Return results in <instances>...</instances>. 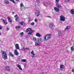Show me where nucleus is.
I'll use <instances>...</instances> for the list:
<instances>
[{
    "instance_id": "obj_1",
    "label": "nucleus",
    "mask_w": 74,
    "mask_h": 74,
    "mask_svg": "<svg viewBox=\"0 0 74 74\" xmlns=\"http://www.w3.org/2000/svg\"><path fill=\"white\" fill-rule=\"evenodd\" d=\"M52 35L51 34H48L45 35V36L44 37L43 40L45 41H47L49 39H50L52 37Z\"/></svg>"
},
{
    "instance_id": "obj_2",
    "label": "nucleus",
    "mask_w": 74,
    "mask_h": 74,
    "mask_svg": "<svg viewBox=\"0 0 74 74\" xmlns=\"http://www.w3.org/2000/svg\"><path fill=\"white\" fill-rule=\"evenodd\" d=\"M1 52L2 55V58H3L4 60L7 59V53L3 50L1 51Z\"/></svg>"
},
{
    "instance_id": "obj_3",
    "label": "nucleus",
    "mask_w": 74,
    "mask_h": 74,
    "mask_svg": "<svg viewBox=\"0 0 74 74\" xmlns=\"http://www.w3.org/2000/svg\"><path fill=\"white\" fill-rule=\"evenodd\" d=\"M35 10L36 11L35 13L36 16H39L40 14V12L38 10V8H37L36 9L35 8Z\"/></svg>"
},
{
    "instance_id": "obj_4",
    "label": "nucleus",
    "mask_w": 74,
    "mask_h": 74,
    "mask_svg": "<svg viewBox=\"0 0 74 74\" xmlns=\"http://www.w3.org/2000/svg\"><path fill=\"white\" fill-rule=\"evenodd\" d=\"M60 70L62 71H64V66L63 65H60Z\"/></svg>"
},
{
    "instance_id": "obj_5",
    "label": "nucleus",
    "mask_w": 74,
    "mask_h": 74,
    "mask_svg": "<svg viewBox=\"0 0 74 74\" xmlns=\"http://www.w3.org/2000/svg\"><path fill=\"white\" fill-rule=\"evenodd\" d=\"M65 17L63 16L62 15L60 16V20L61 21L64 22L65 21Z\"/></svg>"
},
{
    "instance_id": "obj_6",
    "label": "nucleus",
    "mask_w": 74,
    "mask_h": 74,
    "mask_svg": "<svg viewBox=\"0 0 74 74\" xmlns=\"http://www.w3.org/2000/svg\"><path fill=\"white\" fill-rule=\"evenodd\" d=\"M20 7L21 9V11H23V9H24L25 8V6H24V5H23V3H21L20 4Z\"/></svg>"
},
{
    "instance_id": "obj_7",
    "label": "nucleus",
    "mask_w": 74,
    "mask_h": 74,
    "mask_svg": "<svg viewBox=\"0 0 74 74\" xmlns=\"http://www.w3.org/2000/svg\"><path fill=\"white\" fill-rule=\"evenodd\" d=\"M56 5L57 7L59 9H62V6L60 5V4L57 3L56 4Z\"/></svg>"
},
{
    "instance_id": "obj_8",
    "label": "nucleus",
    "mask_w": 74,
    "mask_h": 74,
    "mask_svg": "<svg viewBox=\"0 0 74 74\" xmlns=\"http://www.w3.org/2000/svg\"><path fill=\"white\" fill-rule=\"evenodd\" d=\"M54 10H55V11H56V12H59L60 11L59 9L57 7H54Z\"/></svg>"
},
{
    "instance_id": "obj_9",
    "label": "nucleus",
    "mask_w": 74,
    "mask_h": 74,
    "mask_svg": "<svg viewBox=\"0 0 74 74\" xmlns=\"http://www.w3.org/2000/svg\"><path fill=\"white\" fill-rule=\"evenodd\" d=\"M14 53L16 55H19V53H18V51L16 49L14 51Z\"/></svg>"
},
{
    "instance_id": "obj_10",
    "label": "nucleus",
    "mask_w": 74,
    "mask_h": 74,
    "mask_svg": "<svg viewBox=\"0 0 74 74\" xmlns=\"http://www.w3.org/2000/svg\"><path fill=\"white\" fill-rule=\"evenodd\" d=\"M15 47L17 49H19V45L18 44H15Z\"/></svg>"
},
{
    "instance_id": "obj_11",
    "label": "nucleus",
    "mask_w": 74,
    "mask_h": 74,
    "mask_svg": "<svg viewBox=\"0 0 74 74\" xmlns=\"http://www.w3.org/2000/svg\"><path fill=\"white\" fill-rule=\"evenodd\" d=\"M17 67L20 70H21V71L22 70V69L21 68V65H19V64H17Z\"/></svg>"
},
{
    "instance_id": "obj_12",
    "label": "nucleus",
    "mask_w": 74,
    "mask_h": 74,
    "mask_svg": "<svg viewBox=\"0 0 74 74\" xmlns=\"http://www.w3.org/2000/svg\"><path fill=\"white\" fill-rule=\"evenodd\" d=\"M7 18L8 19L9 22H10V23L11 24V23H12V20L11 19H10V17H8Z\"/></svg>"
},
{
    "instance_id": "obj_13",
    "label": "nucleus",
    "mask_w": 74,
    "mask_h": 74,
    "mask_svg": "<svg viewBox=\"0 0 74 74\" xmlns=\"http://www.w3.org/2000/svg\"><path fill=\"white\" fill-rule=\"evenodd\" d=\"M31 54H32V58H34L35 56V54L34 53V51H32L31 52Z\"/></svg>"
},
{
    "instance_id": "obj_14",
    "label": "nucleus",
    "mask_w": 74,
    "mask_h": 74,
    "mask_svg": "<svg viewBox=\"0 0 74 74\" xmlns=\"http://www.w3.org/2000/svg\"><path fill=\"white\" fill-rule=\"evenodd\" d=\"M53 26V23H50L49 25V27L50 28H52Z\"/></svg>"
},
{
    "instance_id": "obj_15",
    "label": "nucleus",
    "mask_w": 74,
    "mask_h": 74,
    "mask_svg": "<svg viewBox=\"0 0 74 74\" xmlns=\"http://www.w3.org/2000/svg\"><path fill=\"white\" fill-rule=\"evenodd\" d=\"M34 32V31L32 30H31L28 33V34L29 35H31L32 34L33 32Z\"/></svg>"
},
{
    "instance_id": "obj_16",
    "label": "nucleus",
    "mask_w": 74,
    "mask_h": 74,
    "mask_svg": "<svg viewBox=\"0 0 74 74\" xmlns=\"http://www.w3.org/2000/svg\"><path fill=\"white\" fill-rule=\"evenodd\" d=\"M37 42H41V40H42V39L41 38H37Z\"/></svg>"
},
{
    "instance_id": "obj_17",
    "label": "nucleus",
    "mask_w": 74,
    "mask_h": 74,
    "mask_svg": "<svg viewBox=\"0 0 74 74\" xmlns=\"http://www.w3.org/2000/svg\"><path fill=\"white\" fill-rule=\"evenodd\" d=\"M4 3L6 4H9V3H10L9 2V1L7 0H5L4 1Z\"/></svg>"
},
{
    "instance_id": "obj_18",
    "label": "nucleus",
    "mask_w": 74,
    "mask_h": 74,
    "mask_svg": "<svg viewBox=\"0 0 74 74\" xmlns=\"http://www.w3.org/2000/svg\"><path fill=\"white\" fill-rule=\"evenodd\" d=\"M36 36L39 37H41V34L38 33H37L36 34Z\"/></svg>"
},
{
    "instance_id": "obj_19",
    "label": "nucleus",
    "mask_w": 74,
    "mask_h": 74,
    "mask_svg": "<svg viewBox=\"0 0 74 74\" xmlns=\"http://www.w3.org/2000/svg\"><path fill=\"white\" fill-rule=\"evenodd\" d=\"M58 34L60 36H62L63 35V34L60 31H59L58 32Z\"/></svg>"
},
{
    "instance_id": "obj_20",
    "label": "nucleus",
    "mask_w": 74,
    "mask_h": 74,
    "mask_svg": "<svg viewBox=\"0 0 74 74\" xmlns=\"http://www.w3.org/2000/svg\"><path fill=\"white\" fill-rule=\"evenodd\" d=\"M71 14H74V10L72 9L71 11Z\"/></svg>"
},
{
    "instance_id": "obj_21",
    "label": "nucleus",
    "mask_w": 74,
    "mask_h": 74,
    "mask_svg": "<svg viewBox=\"0 0 74 74\" xmlns=\"http://www.w3.org/2000/svg\"><path fill=\"white\" fill-rule=\"evenodd\" d=\"M20 23L21 25H23V26H25V23L23 22H21Z\"/></svg>"
},
{
    "instance_id": "obj_22",
    "label": "nucleus",
    "mask_w": 74,
    "mask_h": 74,
    "mask_svg": "<svg viewBox=\"0 0 74 74\" xmlns=\"http://www.w3.org/2000/svg\"><path fill=\"white\" fill-rule=\"evenodd\" d=\"M71 49L72 51H74V46L71 47Z\"/></svg>"
},
{
    "instance_id": "obj_23",
    "label": "nucleus",
    "mask_w": 74,
    "mask_h": 74,
    "mask_svg": "<svg viewBox=\"0 0 74 74\" xmlns=\"http://www.w3.org/2000/svg\"><path fill=\"white\" fill-rule=\"evenodd\" d=\"M9 56L12 57H14V55L12 54V53L11 52H9Z\"/></svg>"
},
{
    "instance_id": "obj_24",
    "label": "nucleus",
    "mask_w": 74,
    "mask_h": 74,
    "mask_svg": "<svg viewBox=\"0 0 74 74\" xmlns=\"http://www.w3.org/2000/svg\"><path fill=\"white\" fill-rule=\"evenodd\" d=\"M6 70L9 71L10 70V68L9 66H6Z\"/></svg>"
},
{
    "instance_id": "obj_25",
    "label": "nucleus",
    "mask_w": 74,
    "mask_h": 74,
    "mask_svg": "<svg viewBox=\"0 0 74 74\" xmlns=\"http://www.w3.org/2000/svg\"><path fill=\"white\" fill-rule=\"evenodd\" d=\"M27 49V50H29L30 49L29 48H23V51H24L25 50H26Z\"/></svg>"
},
{
    "instance_id": "obj_26",
    "label": "nucleus",
    "mask_w": 74,
    "mask_h": 74,
    "mask_svg": "<svg viewBox=\"0 0 74 74\" xmlns=\"http://www.w3.org/2000/svg\"><path fill=\"white\" fill-rule=\"evenodd\" d=\"M3 23H4V24L5 25H7V21H6L4 19H3Z\"/></svg>"
},
{
    "instance_id": "obj_27",
    "label": "nucleus",
    "mask_w": 74,
    "mask_h": 74,
    "mask_svg": "<svg viewBox=\"0 0 74 74\" xmlns=\"http://www.w3.org/2000/svg\"><path fill=\"white\" fill-rule=\"evenodd\" d=\"M32 30V29H31L30 28H28L26 30V32H29L30 30Z\"/></svg>"
},
{
    "instance_id": "obj_28",
    "label": "nucleus",
    "mask_w": 74,
    "mask_h": 74,
    "mask_svg": "<svg viewBox=\"0 0 74 74\" xmlns=\"http://www.w3.org/2000/svg\"><path fill=\"white\" fill-rule=\"evenodd\" d=\"M21 61L23 62H26V59H22L21 60Z\"/></svg>"
},
{
    "instance_id": "obj_29",
    "label": "nucleus",
    "mask_w": 74,
    "mask_h": 74,
    "mask_svg": "<svg viewBox=\"0 0 74 74\" xmlns=\"http://www.w3.org/2000/svg\"><path fill=\"white\" fill-rule=\"evenodd\" d=\"M24 34V33L23 32H22L20 33V35H21V36H23Z\"/></svg>"
},
{
    "instance_id": "obj_30",
    "label": "nucleus",
    "mask_w": 74,
    "mask_h": 74,
    "mask_svg": "<svg viewBox=\"0 0 74 74\" xmlns=\"http://www.w3.org/2000/svg\"><path fill=\"white\" fill-rule=\"evenodd\" d=\"M16 29H19V28H21V26H17L16 27Z\"/></svg>"
},
{
    "instance_id": "obj_31",
    "label": "nucleus",
    "mask_w": 74,
    "mask_h": 74,
    "mask_svg": "<svg viewBox=\"0 0 74 74\" xmlns=\"http://www.w3.org/2000/svg\"><path fill=\"white\" fill-rule=\"evenodd\" d=\"M69 26H67L66 27V29H65V30H68L69 29Z\"/></svg>"
},
{
    "instance_id": "obj_32",
    "label": "nucleus",
    "mask_w": 74,
    "mask_h": 74,
    "mask_svg": "<svg viewBox=\"0 0 74 74\" xmlns=\"http://www.w3.org/2000/svg\"><path fill=\"white\" fill-rule=\"evenodd\" d=\"M33 40H34V41H36L37 40V38H35L34 37Z\"/></svg>"
},
{
    "instance_id": "obj_33",
    "label": "nucleus",
    "mask_w": 74,
    "mask_h": 74,
    "mask_svg": "<svg viewBox=\"0 0 74 74\" xmlns=\"http://www.w3.org/2000/svg\"><path fill=\"white\" fill-rule=\"evenodd\" d=\"M14 18H18V16L17 14H16Z\"/></svg>"
},
{
    "instance_id": "obj_34",
    "label": "nucleus",
    "mask_w": 74,
    "mask_h": 74,
    "mask_svg": "<svg viewBox=\"0 0 74 74\" xmlns=\"http://www.w3.org/2000/svg\"><path fill=\"white\" fill-rule=\"evenodd\" d=\"M10 30V28L8 27H6V30L8 31V30Z\"/></svg>"
},
{
    "instance_id": "obj_35",
    "label": "nucleus",
    "mask_w": 74,
    "mask_h": 74,
    "mask_svg": "<svg viewBox=\"0 0 74 74\" xmlns=\"http://www.w3.org/2000/svg\"><path fill=\"white\" fill-rule=\"evenodd\" d=\"M35 45H36V46L38 45H39L38 43H37V42H35Z\"/></svg>"
},
{
    "instance_id": "obj_36",
    "label": "nucleus",
    "mask_w": 74,
    "mask_h": 74,
    "mask_svg": "<svg viewBox=\"0 0 74 74\" xmlns=\"http://www.w3.org/2000/svg\"><path fill=\"white\" fill-rule=\"evenodd\" d=\"M30 25H34V23L32 22L30 24Z\"/></svg>"
},
{
    "instance_id": "obj_37",
    "label": "nucleus",
    "mask_w": 74,
    "mask_h": 74,
    "mask_svg": "<svg viewBox=\"0 0 74 74\" xmlns=\"http://www.w3.org/2000/svg\"><path fill=\"white\" fill-rule=\"evenodd\" d=\"M34 21L35 22H37V21H38L37 19L36 18L35 19Z\"/></svg>"
},
{
    "instance_id": "obj_38",
    "label": "nucleus",
    "mask_w": 74,
    "mask_h": 74,
    "mask_svg": "<svg viewBox=\"0 0 74 74\" xmlns=\"http://www.w3.org/2000/svg\"><path fill=\"white\" fill-rule=\"evenodd\" d=\"M59 1V0H56V1L57 2V3H58Z\"/></svg>"
},
{
    "instance_id": "obj_39",
    "label": "nucleus",
    "mask_w": 74,
    "mask_h": 74,
    "mask_svg": "<svg viewBox=\"0 0 74 74\" xmlns=\"http://www.w3.org/2000/svg\"><path fill=\"white\" fill-rule=\"evenodd\" d=\"M18 18H16L15 19V21H16V22H18Z\"/></svg>"
},
{
    "instance_id": "obj_40",
    "label": "nucleus",
    "mask_w": 74,
    "mask_h": 74,
    "mask_svg": "<svg viewBox=\"0 0 74 74\" xmlns=\"http://www.w3.org/2000/svg\"><path fill=\"white\" fill-rule=\"evenodd\" d=\"M24 67L25 68H26L27 66V65H25L24 66Z\"/></svg>"
},
{
    "instance_id": "obj_41",
    "label": "nucleus",
    "mask_w": 74,
    "mask_h": 74,
    "mask_svg": "<svg viewBox=\"0 0 74 74\" xmlns=\"http://www.w3.org/2000/svg\"><path fill=\"white\" fill-rule=\"evenodd\" d=\"M13 3H14V4H15V3H16V2H15V1H13Z\"/></svg>"
},
{
    "instance_id": "obj_42",
    "label": "nucleus",
    "mask_w": 74,
    "mask_h": 74,
    "mask_svg": "<svg viewBox=\"0 0 74 74\" xmlns=\"http://www.w3.org/2000/svg\"><path fill=\"white\" fill-rule=\"evenodd\" d=\"M47 18H51V17L49 16H47Z\"/></svg>"
},
{
    "instance_id": "obj_43",
    "label": "nucleus",
    "mask_w": 74,
    "mask_h": 74,
    "mask_svg": "<svg viewBox=\"0 0 74 74\" xmlns=\"http://www.w3.org/2000/svg\"><path fill=\"white\" fill-rule=\"evenodd\" d=\"M2 27H1L0 26V30H2Z\"/></svg>"
},
{
    "instance_id": "obj_44",
    "label": "nucleus",
    "mask_w": 74,
    "mask_h": 74,
    "mask_svg": "<svg viewBox=\"0 0 74 74\" xmlns=\"http://www.w3.org/2000/svg\"><path fill=\"white\" fill-rule=\"evenodd\" d=\"M10 1H12V2H13V1H14V0H10Z\"/></svg>"
},
{
    "instance_id": "obj_45",
    "label": "nucleus",
    "mask_w": 74,
    "mask_h": 74,
    "mask_svg": "<svg viewBox=\"0 0 74 74\" xmlns=\"http://www.w3.org/2000/svg\"><path fill=\"white\" fill-rule=\"evenodd\" d=\"M72 72H74V69H72Z\"/></svg>"
},
{
    "instance_id": "obj_46",
    "label": "nucleus",
    "mask_w": 74,
    "mask_h": 74,
    "mask_svg": "<svg viewBox=\"0 0 74 74\" xmlns=\"http://www.w3.org/2000/svg\"><path fill=\"white\" fill-rule=\"evenodd\" d=\"M65 1H70V0H65Z\"/></svg>"
},
{
    "instance_id": "obj_47",
    "label": "nucleus",
    "mask_w": 74,
    "mask_h": 74,
    "mask_svg": "<svg viewBox=\"0 0 74 74\" xmlns=\"http://www.w3.org/2000/svg\"><path fill=\"white\" fill-rule=\"evenodd\" d=\"M66 52H67V53H69V51H67Z\"/></svg>"
},
{
    "instance_id": "obj_48",
    "label": "nucleus",
    "mask_w": 74,
    "mask_h": 74,
    "mask_svg": "<svg viewBox=\"0 0 74 74\" xmlns=\"http://www.w3.org/2000/svg\"><path fill=\"white\" fill-rule=\"evenodd\" d=\"M16 1H19V0H15Z\"/></svg>"
},
{
    "instance_id": "obj_49",
    "label": "nucleus",
    "mask_w": 74,
    "mask_h": 74,
    "mask_svg": "<svg viewBox=\"0 0 74 74\" xmlns=\"http://www.w3.org/2000/svg\"><path fill=\"white\" fill-rule=\"evenodd\" d=\"M14 12H13L12 13V14L13 15H14Z\"/></svg>"
},
{
    "instance_id": "obj_50",
    "label": "nucleus",
    "mask_w": 74,
    "mask_h": 74,
    "mask_svg": "<svg viewBox=\"0 0 74 74\" xmlns=\"http://www.w3.org/2000/svg\"><path fill=\"white\" fill-rule=\"evenodd\" d=\"M1 33H0V36H1Z\"/></svg>"
},
{
    "instance_id": "obj_51",
    "label": "nucleus",
    "mask_w": 74,
    "mask_h": 74,
    "mask_svg": "<svg viewBox=\"0 0 74 74\" xmlns=\"http://www.w3.org/2000/svg\"><path fill=\"white\" fill-rule=\"evenodd\" d=\"M38 1V0H37L36 1Z\"/></svg>"
},
{
    "instance_id": "obj_52",
    "label": "nucleus",
    "mask_w": 74,
    "mask_h": 74,
    "mask_svg": "<svg viewBox=\"0 0 74 74\" xmlns=\"http://www.w3.org/2000/svg\"><path fill=\"white\" fill-rule=\"evenodd\" d=\"M0 41H1V40H0Z\"/></svg>"
},
{
    "instance_id": "obj_53",
    "label": "nucleus",
    "mask_w": 74,
    "mask_h": 74,
    "mask_svg": "<svg viewBox=\"0 0 74 74\" xmlns=\"http://www.w3.org/2000/svg\"><path fill=\"white\" fill-rule=\"evenodd\" d=\"M38 2H39V1H38Z\"/></svg>"
}]
</instances>
